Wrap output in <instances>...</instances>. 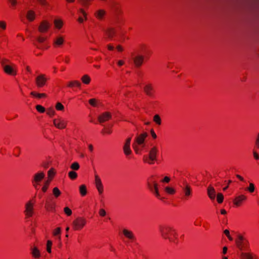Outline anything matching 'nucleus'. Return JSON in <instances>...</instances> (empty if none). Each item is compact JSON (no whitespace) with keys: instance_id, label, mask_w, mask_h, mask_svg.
Wrapping results in <instances>:
<instances>
[{"instance_id":"f257e3e1","label":"nucleus","mask_w":259,"mask_h":259,"mask_svg":"<svg viewBox=\"0 0 259 259\" xmlns=\"http://www.w3.org/2000/svg\"><path fill=\"white\" fill-rule=\"evenodd\" d=\"M159 230L161 236L163 238L168 239L170 242L175 243V240L171 237V236H172L175 238H177V234L176 230L173 228V227L168 225H160L159 227Z\"/></svg>"},{"instance_id":"f03ea898","label":"nucleus","mask_w":259,"mask_h":259,"mask_svg":"<svg viewBox=\"0 0 259 259\" xmlns=\"http://www.w3.org/2000/svg\"><path fill=\"white\" fill-rule=\"evenodd\" d=\"M158 153V149L156 146L152 147L149 151V156H144L143 160L150 164L154 163V161L156 159V156Z\"/></svg>"},{"instance_id":"7ed1b4c3","label":"nucleus","mask_w":259,"mask_h":259,"mask_svg":"<svg viewBox=\"0 0 259 259\" xmlns=\"http://www.w3.org/2000/svg\"><path fill=\"white\" fill-rule=\"evenodd\" d=\"M237 247L240 250H247L248 242L242 236H238V238L235 240Z\"/></svg>"},{"instance_id":"20e7f679","label":"nucleus","mask_w":259,"mask_h":259,"mask_svg":"<svg viewBox=\"0 0 259 259\" xmlns=\"http://www.w3.org/2000/svg\"><path fill=\"white\" fill-rule=\"evenodd\" d=\"M48 80V78L44 74H40L35 78V83L38 88H42L45 86Z\"/></svg>"},{"instance_id":"39448f33","label":"nucleus","mask_w":259,"mask_h":259,"mask_svg":"<svg viewBox=\"0 0 259 259\" xmlns=\"http://www.w3.org/2000/svg\"><path fill=\"white\" fill-rule=\"evenodd\" d=\"M85 220L82 218H77L72 222L73 227L75 230L82 229L85 225Z\"/></svg>"},{"instance_id":"423d86ee","label":"nucleus","mask_w":259,"mask_h":259,"mask_svg":"<svg viewBox=\"0 0 259 259\" xmlns=\"http://www.w3.org/2000/svg\"><path fill=\"white\" fill-rule=\"evenodd\" d=\"M145 93L150 97H154V90L153 85L151 83L146 84L143 88Z\"/></svg>"},{"instance_id":"0eeeda50","label":"nucleus","mask_w":259,"mask_h":259,"mask_svg":"<svg viewBox=\"0 0 259 259\" xmlns=\"http://www.w3.org/2000/svg\"><path fill=\"white\" fill-rule=\"evenodd\" d=\"M54 125L58 128L63 129L66 127L67 121L61 118L54 119L53 120Z\"/></svg>"},{"instance_id":"6e6552de","label":"nucleus","mask_w":259,"mask_h":259,"mask_svg":"<svg viewBox=\"0 0 259 259\" xmlns=\"http://www.w3.org/2000/svg\"><path fill=\"white\" fill-rule=\"evenodd\" d=\"M131 140H132L131 137L127 138L125 142L123 145V152H124V153L125 154V155L126 156L129 155L132 153V150L130 148Z\"/></svg>"},{"instance_id":"1a4fd4ad","label":"nucleus","mask_w":259,"mask_h":259,"mask_svg":"<svg viewBox=\"0 0 259 259\" xmlns=\"http://www.w3.org/2000/svg\"><path fill=\"white\" fill-rule=\"evenodd\" d=\"M148 136L147 133L144 132L138 136L135 139V144L137 145H143L144 143L145 140Z\"/></svg>"},{"instance_id":"9d476101","label":"nucleus","mask_w":259,"mask_h":259,"mask_svg":"<svg viewBox=\"0 0 259 259\" xmlns=\"http://www.w3.org/2000/svg\"><path fill=\"white\" fill-rule=\"evenodd\" d=\"M111 117L112 116L110 113L106 112L100 115L98 117V119L100 123H102L109 120L111 118Z\"/></svg>"},{"instance_id":"9b49d317","label":"nucleus","mask_w":259,"mask_h":259,"mask_svg":"<svg viewBox=\"0 0 259 259\" xmlns=\"http://www.w3.org/2000/svg\"><path fill=\"white\" fill-rule=\"evenodd\" d=\"M33 204L31 203V201H29L25 204V210L24 212L26 216L27 217H32L33 213Z\"/></svg>"},{"instance_id":"f8f14e48","label":"nucleus","mask_w":259,"mask_h":259,"mask_svg":"<svg viewBox=\"0 0 259 259\" xmlns=\"http://www.w3.org/2000/svg\"><path fill=\"white\" fill-rule=\"evenodd\" d=\"M105 33L110 39L113 38V37L116 35L117 30L115 28L112 27H109L104 30Z\"/></svg>"},{"instance_id":"ddd939ff","label":"nucleus","mask_w":259,"mask_h":259,"mask_svg":"<svg viewBox=\"0 0 259 259\" xmlns=\"http://www.w3.org/2000/svg\"><path fill=\"white\" fill-rule=\"evenodd\" d=\"M184 195L186 197H189L192 193V188L186 182H184V186H181Z\"/></svg>"},{"instance_id":"4468645a","label":"nucleus","mask_w":259,"mask_h":259,"mask_svg":"<svg viewBox=\"0 0 259 259\" xmlns=\"http://www.w3.org/2000/svg\"><path fill=\"white\" fill-rule=\"evenodd\" d=\"M50 27V23L46 21H44L41 22L40 25L39 26L38 30L41 33H44L48 30Z\"/></svg>"},{"instance_id":"2eb2a0df","label":"nucleus","mask_w":259,"mask_h":259,"mask_svg":"<svg viewBox=\"0 0 259 259\" xmlns=\"http://www.w3.org/2000/svg\"><path fill=\"white\" fill-rule=\"evenodd\" d=\"M144 56L141 55H138L133 58L134 63L136 67H140L142 65L143 60Z\"/></svg>"},{"instance_id":"dca6fc26","label":"nucleus","mask_w":259,"mask_h":259,"mask_svg":"<svg viewBox=\"0 0 259 259\" xmlns=\"http://www.w3.org/2000/svg\"><path fill=\"white\" fill-rule=\"evenodd\" d=\"M3 68L5 73L8 74L14 75L16 74V71L13 69L12 66L9 65H5Z\"/></svg>"},{"instance_id":"f3484780","label":"nucleus","mask_w":259,"mask_h":259,"mask_svg":"<svg viewBox=\"0 0 259 259\" xmlns=\"http://www.w3.org/2000/svg\"><path fill=\"white\" fill-rule=\"evenodd\" d=\"M207 194L209 198L211 200H214L215 197V191L214 188L211 186H209L207 188Z\"/></svg>"},{"instance_id":"a211bd4d","label":"nucleus","mask_w":259,"mask_h":259,"mask_svg":"<svg viewBox=\"0 0 259 259\" xmlns=\"http://www.w3.org/2000/svg\"><path fill=\"white\" fill-rule=\"evenodd\" d=\"M45 176L44 172L42 171L38 172L34 175L32 181L39 183L44 178Z\"/></svg>"},{"instance_id":"6ab92c4d","label":"nucleus","mask_w":259,"mask_h":259,"mask_svg":"<svg viewBox=\"0 0 259 259\" xmlns=\"http://www.w3.org/2000/svg\"><path fill=\"white\" fill-rule=\"evenodd\" d=\"M106 12L103 9H99L95 13V17L99 20H102L105 16Z\"/></svg>"},{"instance_id":"aec40b11","label":"nucleus","mask_w":259,"mask_h":259,"mask_svg":"<svg viewBox=\"0 0 259 259\" xmlns=\"http://www.w3.org/2000/svg\"><path fill=\"white\" fill-rule=\"evenodd\" d=\"M64 42V37L62 36H58L54 39L53 44L55 47H60L63 44Z\"/></svg>"},{"instance_id":"412c9836","label":"nucleus","mask_w":259,"mask_h":259,"mask_svg":"<svg viewBox=\"0 0 259 259\" xmlns=\"http://www.w3.org/2000/svg\"><path fill=\"white\" fill-rule=\"evenodd\" d=\"M148 186L151 191H153V188H154V193L155 194L156 196L157 197H158V198H160V194L159 193L158 189V185L156 182H154V185H153V186L152 185V184L148 182Z\"/></svg>"},{"instance_id":"4be33fe9","label":"nucleus","mask_w":259,"mask_h":259,"mask_svg":"<svg viewBox=\"0 0 259 259\" xmlns=\"http://www.w3.org/2000/svg\"><path fill=\"white\" fill-rule=\"evenodd\" d=\"M246 199V197L243 195L238 196L235 198L233 202L234 204L238 206L240 205L241 202Z\"/></svg>"},{"instance_id":"5701e85b","label":"nucleus","mask_w":259,"mask_h":259,"mask_svg":"<svg viewBox=\"0 0 259 259\" xmlns=\"http://www.w3.org/2000/svg\"><path fill=\"white\" fill-rule=\"evenodd\" d=\"M240 255L242 259H257L255 255L250 253L242 252Z\"/></svg>"},{"instance_id":"b1692460","label":"nucleus","mask_w":259,"mask_h":259,"mask_svg":"<svg viewBox=\"0 0 259 259\" xmlns=\"http://www.w3.org/2000/svg\"><path fill=\"white\" fill-rule=\"evenodd\" d=\"M32 256L35 258H39L40 256V251L38 249L34 246L31 248Z\"/></svg>"},{"instance_id":"393cba45","label":"nucleus","mask_w":259,"mask_h":259,"mask_svg":"<svg viewBox=\"0 0 259 259\" xmlns=\"http://www.w3.org/2000/svg\"><path fill=\"white\" fill-rule=\"evenodd\" d=\"M122 232L124 235L129 239L133 240L135 238L134 235L132 231L126 229H123Z\"/></svg>"},{"instance_id":"a878e982","label":"nucleus","mask_w":259,"mask_h":259,"mask_svg":"<svg viewBox=\"0 0 259 259\" xmlns=\"http://www.w3.org/2000/svg\"><path fill=\"white\" fill-rule=\"evenodd\" d=\"M108 5L110 8L113 11H116L118 9L117 3L113 0H109L108 2Z\"/></svg>"},{"instance_id":"bb28decb","label":"nucleus","mask_w":259,"mask_h":259,"mask_svg":"<svg viewBox=\"0 0 259 259\" xmlns=\"http://www.w3.org/2000/svg\"><path fill=\"white\" fill-rule=\"evenodd\" d=\"M35 14L34 11L29 10L27 12L26 17L30 21H32L35 19Z\"/></svg>"},{"instance_id":"cd10ccee","label":"nucleus","mask_w":259,"mask_h":259,"mask_svg":"<svg viewBox=\"0 0 259 259\" xmlns=\"http://www.w3.org/2000/svg\"><path fill=\"white\" fill-rule=\"evenodd\" d=\"M51 181V179H49L48 180L45 181L44 182V184L43 187H42V191L44 192H46L48 188V187L50 184V182Z\"/></svg>"},{"instance_id":"c85d7f7f","label":"nucleus","mask_w":259,"mask_h":259,"mask_svg":"<svg viewBox=\"0 0 259 259\" xmlns=\"http://www.w3.org/2000/svg\"><path fill=\"white\" fill-rule=\"evenodd\" d=\"M31 95L33 96V97H36L37 98H41L47 97L46 94L44 93H37L35 92H32L30 93Z\"/></svg>"},{"instance_id":"c756f323","label":"nucleus","mask_w":259,"mask_h":259,"mask_svg":"<svg viewBox=\"0 0 259 259\" xmlns=\"http://www.w3.org/2000/svg\"><path fill=\"white\" fill-rule=\"evenodd\" d=\"M54 24L55 27L58 29H60L63 25V22L60 19H55L54 20Z\"/></svg>"},{"instance_id":"7c9ffc66","label":"nucleus","mask_w":259,"mask_h":259,"mask_svg":"<svg viewBox=\"0 0 259 259\" xmlns=\"http://www.w3.org/2000/svg\"><path fill=\"white\" fill-rule=\"evenodd\" d=\"M79 192L82 196H85L87 194V188L84 185L79 187Z\"/></svg>"},{"instance_id":"2f4dec72","label":"nucleus","mask_w":259,"mask_h":259,"mask_svg":"<svg viewBox=\"0 0 259 259\" xmlns=\"http://www.w3.org/2000/svg\"><path fill=\"white\" fill-rule=\"evenodd\" d=\"M81 80H82L83 83H84V84H89L90 82L91 78H90V77H89V75H84L81 77Z\"/></svg>"},{"instance_id":"473e14b6","label":"nucleus","mask_w":259,"mask_h":259,"mask_svg":"<svg viewBox=\"0 0 259 259\" xmlns=\"http://www.w3.org/2000/svg\"><path fill=\"white\" fill-rule=\"evenodd\" d=\"M165 191L166 193L170 195L174 194L176 192V190L174 188L169 187H166L165 188Z\"/></svg>"},{"instance_id":"72a5a7b5","label":"nucleus","mask_w":259,"mask_h":259,"mask_svg":"<svg viewBox=\"0 0 259 259\" xmlns=\"http://www.w3.org/2000/svg\"><path fill=\"white\" fill-rule=\"evenodd\" d=\"M68 176L71 179L74 180L77 178V174L74 171L72 170L69 172Z\"/></svg>"},{"instance_id":"f704fd0d","label":"nucleus","mask_w":259,"mask_h":259,"mask_svg":"<svg viewBox=\"0 0 259 259\" xmlns=\"http://www.w3.org/2000/svg\"><path fill=\"white\" fill-rule=\"evenodd\" d=\"M79 167V164L77 162H73L70 166V168L73 170V171L78 170Z\"/></svg>"},{"instance_id":"c9c22d12","label":"nucleus","mask_w":259,"mask_h":259,"mask_svg":"<svg viewBox=\"0 0 259 259\" xmlns=\"http://www.w3.org/2000/svg\"><path fill=\"white\" fill-rule=\"evenodd\" d=\"M153 121L157 123L158 125L161 124V118L159 115L156 114L153 117Z\"/></svg>"},{"instance_id":"e433bc0d","label":"nucleus","mask_w":259,"mask_h":259,"mask_svg":"<svg viewBox=\"0 0 259 259\" xmlns=\"http://www.w3.org/2000/svg\"><path fill=\"white\" fill-rule=\"evenodd\" d=\"M53 193L56 197H58L61 194V192L57 187H55L53 189Z\"/></svg>"},{"instance_id":"4c0bfd02","label":"nucleus","mask_w":259,"mask_h":259,"mask_svg":"<svg viewBox=\"0 0 259 259\" xmlns=\"http://www.w3.org/2000/svg\"><path fill=\"white\" fill-rule=\"evenodd\" d=\"M96 187L99 193V194H102L103 192V184L101 183L99 185L96 186Z\"/></svg>"},{"instance_id":"58836bf2","label":"nucleus","mask_w":259,"mask_h":259,"mask_svg":"<svg viewBox=\"0 0 259 259\" xmlns=\"http://www.w3.org/2000/svg\"><path fill=\"white\" fill-rule=\"evenodd\" d=\"M102 183L101 179L99 177L98 175H96L95 176V185L97 186L98 185H99L100 184Z\"/></svg>"},{"instance_id":"ea45409f","label":"nucleus","mask_w":259,"mask_h":259,"mask_svg":"<svg viewBox=\"0 0 259 259\" xmlns=\"http://www.w3.org/2000/svg\"><path fill=\"white\" fill-rule=\"evenodd\" d=\"M224 200V196L222 193H218L217 195V201L219 203L223 202Z\"/></svg>"},{"instance_id":"a19ab883","label":"nucleus","mask_w":259,"mask_h":259,"mask_svg":"<svg viewBox=\"0 0 259 259\" xmlns=\"http://www.w3.org/2000/svg\"><path fill=\"white\" fill-rule=\"evenodd\" d=\"M55 174V170L54 168H51L48 171V175L49 178V179H52V177H53Z\"/></svg>"},{"instance_id":"79ce46f5","label":"nucleus","mask_w":259,"mask_h":259,"mask_svg":"<svg viewBox=\"0 0 259 259\" xmlns=\"http://www.w3.org/2000/svg\"><path fill=\"white\" fill-rule=\"evenodd\" d=\"M52 245V242L51 240H48L47 243V250L49 253L51 252V247Z\"/></svg>"},{"instance_id":"37998d69","label":"nucleus","mask_w":259,"mask_h":259,"mask_svg":"<svg viewBox=\"0 0 259 259\" xmlns=\"http://www.w3.org/2000/svg\"><path fill=\"white\" fill-rule=\"evenodd\" d=\"M56 108L58 110L62 111L64 110V107L61 103L58 102L56 105Z\"/></svg>"},{"instance_id":"c03bdc74","label":"nucleus","mask_w":259,"mask_h":259,"mask_svg":"<svg viewBox=\"0 0 259 259\" xmlns=\"http://www.w3.org/2000/svg\"><path fill=\"white\" fill-rule=\"evenodd\" d=\"M246 189L250 193L253 192L255 189L254 184L252 183H250L249 184V187Z\"/></svg>"},{"instance_id":"a18cd8bd","label":"nucleus","mask_w":259,"mask_h":259,"mask_svg":"<svg viewBox=\"0 0 259 259\" xmlns=\"http://www.w3.org/2000/svg\"><path fill=\"white\" fill-rule=\"evenodd\" d=\"M36 109L40 113H44L45 111V108L40 105H36Z\"/></svg>"},{"instance_id":"49530a36","label":"nucleus","mask_w":259,"mask_h":259,"mask_svg":"<svg viewBox=\"0 0 259 259\" xmlns=\"http://www.w3.org/2000/svg\"><path fill=\"white\" fill-rule=\"evenodd\" d=\"M78 2L83 6H88L90 0H78Z\"/></svg>"},{"instance_id":"de8ad7c7","label":"nucleus","mask_w":259,"mask_h":259,"mask_svg":"<svg viewBox=\"0 0 259 259\" xmlns=\"http://www.w3.org/2000/svg\"><path fill=\"white\" fill-rule=\"evenodd\" d=\"M64 212L68 216L71 215L72 211L68 207H66L64 209Z\"/></svg>"},{"instance_id":"09e8293b","label":"nucleus","mask_w":259,"mask_h":259,"mask_svg":"<svg viewBox=\"0 0 259 259\" xmlns=\"http://www.w3.org/2000/svg\"><path fill=\"white\" fill-rule=\"evenodd\" d=\"M46 39H47L46 37H44V36H38L36 38L37 41L39 43H40V44L44 42L46 40Z\"/></svg>"},{"instance_id":"8fccbe9b","label":"nucleus","mask_w":259,"mask_h":259,"mask_svg":"<svg viewBox=\"0 0 259 259\" xmlns=\"http://www.w3.org/2000/svg\"><path fill=\"white\" fill-rule=\"evenodd\" d=\"M46 208L48 210H50L51 211V210H53V209L54 208V205L53 204L47 203L46 204Z\"/></svg>"},{"instance_id":"3c124183","label":"nucleus","mask_w":259,"mask_h":259,"mask_svg":"<svg viewBox=\"0 0 259 259\" xmlns=\"http://www.w3.org/2000/svg\"><path fill=\"white\" fill-rule=\"evenodd\" d=\"M102 133H106L107 134H110L112 133V131L110 127H106L103 130Z\"/></svg>"},{"instance_id":"603ef678","label":"nucleus","mask_w":259,"mask_h":259,"mask_svg":"<svg viewBox=\"0 0 259 259\" xmlns=\"http://www.w3.org/2000/svg\"><path fill=\"white\" fill-rule=\"evenodd\" d=\"M61 232V229L60 228H57L53 232V235L54 236H58L59 235Z\"/></svg>"},{"instance_id":"864d4df0","label":"nucleus","mask_w":259,"mask_h":259,"mask_svg":"<svg viewBox=\"0 0 259 259\" xmlns=\"http://www.w3.org/2000/svg\"><path fill=\"white\" fill-rule=\"evenodd\" d=\"M0 59H1V63L2 65V66H4L5 65H7L6 63H9V60L7 59H2L1 57H0Z\"/></svg>"},{"instance_id":"5fc2aeb1","label":"nucleus","mask_w":259,"mask_h":259,"mask_svg":"<svg viewBox=\"0 0 259 259\" xmlns=\"http://www.w3.org/2000/svg\"><path fill=\"white\" fill-rule=\"evenodd\" d=\"M47 113L48 115L52 116H53L55 114V111H54V110H53L52 109H49L47 110Z\"/></svg>"},{"instance_id":"6e6d98bb","label":"nucleus","mask_w":259,"mask_h":259,"mask_svg":"<svg viewBox=\"0 0 259 259\" xmlns=\"http://www.w3.org/2000/svg\"><path fill=\"white\" fill-rule=\"evenodd\" d=\"M133 148L134 149V150L135 151L136 153H139V151H140V149L138 147L137 144L133 143Z\"/></svg>"},{"instance_id":"4d7b16f0","label":"nucleus","mask_w":259,"mask_h":259,"mask_svg":"<svg viewBox=\"0 0 259 259\" xmlns=\"http://www.w3.org/2000/svg\"><path fill=\"white\" fill-rule=\"evenodd\" d=\"M37 2L42 6H46L48 5L46 0H37Z\"/></svg>"},{"instance_id":"13d9d810","label":"nucleus","mask_w":259,"mask_h":259,"mask_svg":"<svg viewBox=\"0 0 259 259\" xmlns=\"http://www.w3.org/2000/svg\"><path fill=\"white\" fill-rule=\"evenodd\" d=\"M89 103L93 106H96V100L95 99H92L89 100Z\"/></svg>"},{"instance_id":"bf43d9fd","label":"nucleus","mask_w":259,"mask_h":259,"mask_svg":"<svg viewBox=\"0 0 259 259\" xmlns=\"http://www.w3.org/2000/svg\"><path fill=\"white\" fill-rule=\"evenodd\" d=\"M0 28L4 30L6 28V23L4 21H0Z\"/></svg>"},{"instance_id":"052dcab7","label":"nucleus","mask_w":259,"mask_h":259,"mask_svg":"<svg viewBox=\"0 0 259 259\" xmlns=\"http://www.w3.org/2000/svg\"><path fill=\"white\" fill-rule=\"evenodd\" d=\"M99 214L102 217H104L106 214V212L104 209H100L99 210Z\"/></svg>"},{"instance_id":"680f3d73","label":"nucleus","mask_w":259,"mask_h":259,"mask_svg":"<svg viewBox=\"0 0 259 259\" xmlns=\"http://www.w3.org/2000/svg\"><path fill=\"white\" fill-rule=\"evenodd\" d=\"M32 185L34 187V188L36 190H38L39 189V188H38L39 183H37V182H33V181H32Z\"/></svg>"},{"instance_id":"e2e57ef3","label":"nucleus","mask_w":259,"mask_h":259,"mask_svg":"<svg viewBox=\"0 0 259 259\" xmlns=\"http://www.w3.org/2000/svg\"><path fill=\"white\" fill-rule=\"evenodd\" d=\"M255 146L256 148H259V134L257 135V137L255 141Z\"/></svg>"},{"instance_id":"0e129e2a","label":"nucleus","mask_w":259,"mask_h":259,"mask_svg":"<svg viewBox=\"0 0 259 259\" xmlns=\"http://www.w3.org/2000/svg\"><path fill=\"white\" fill-rule=\"evenodd\" d=\"M79 12L83 15V16L84 17V19L86 20L87 19V14L84 12V11L82 9H80L79 10Z\"/></svg>"},{"instance_id":"69168bd1","label":"nucleus","mask_w":259,"mask_h":259,"mask_svg":"<svg viewBox=\"0 0 259 259\" xmlns=\"http://www.w3.org/2000/svg\"><path fill=\"white\" fill-rule=\"evenodd\" d=\"M150 132H151L152 137L154 139H156L157 138V136H156V134L155 133L154 130L153 129H151Z\"/></svg>"},{"instance_id":"338daca9","label":"nucleus","mask_w":259,"mask_h":259,"mask_svg":"<svg viewBox=\"0 0 259 259\" xmlns=\"http://www.w3.org/2000/svg\"><path fill=\"white\" fill-rule=\"evenodd\" d=\"M253 154L254 157L255 159H256V160L259 159V155L256 151H254L253 152Z\"/></svg>"},{"instance_id":"774afa93","label":"nucleus","mask_w":259,"mask_h":259,"mask_svg":"<svg viewBox=\"0 0 259 259\" xmlns=\"http://www.w3.org/2000/svg\"><path fill=\"white\" fill-rule=\"evenodd\" d=\"M169 181H170V179L169 177H165L162 181L163 182L168 183L169 182Z\"/></svg>"}]
</instances>
